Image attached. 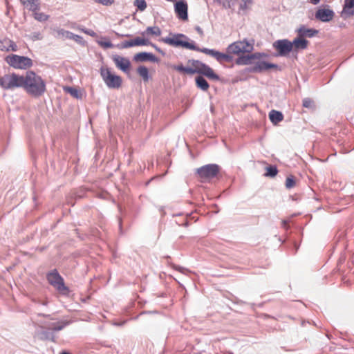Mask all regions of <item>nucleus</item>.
I'll return each instance as SVG.
<instances>
[{"instance_id": "nucleus-1", "label": "nucleus", "mask_w": 354, "mask_h": 354, "mask_svg": "<svg viewBox=\"0 0 354 354\" xmlns=\"http://www.w3.org/2000/svg\"><path fill=\"white\" fill-rule=\"evenodd\" d=\"M0 86L5 90H14L21 88L30 96L38 98L46 91L45 80L32 71H28L20 75L12 73L0 77Z\"/></svg>"}, {"instance_id": "nucleus-18", "label": "nucleus", "mask_w": 354, "mask_h": 354, "mask_svg": "<svg viewBox=\"0 0 354 354\" xmlns=\"http://www.w3.org/2000/svg\"><path fill=\"white\" fill-rule=\"evenodd\" d=\"M71 323V321L62 320L57 323L50 324L47 328L55 331H59L64 328L66 326L69 325Z\"/></svg>"}, {"instance_id": "nucleus-41", "label": "nucleus", "mask_w": 354, "mask_h": 354, "mask_svg": "<svg viewBox=\"0 0 354 354\" xmlns=\"http://www.w3.org/2000/svg\"><path fill=\"white\" fill-rule=\"evenodd\" d=\"M310 1L313 4L317 5L320 1V0H310Z\"/></svg>"}, {"instance_id": "nucleus-31", "label": "nucleus", "mask_w": 354, "mask_h": 354, "mask_svg": "<svg viewBox=\"0 0 354 354\" xmlns=\"http://www.w3.org/2000/svg\"><path fill=\"white\" fill-rule=\"evenodd\" d=\"M149 44V42L147 39H142L138 37L133 39L134 46H145Z\"/></svg>"}, {"instance_id": "nucleus-2", "label": "nucleus", "mask_w": 354, "mask_h": 354, "mask_svg": "<svg viewBox=\"0 0 354 354\" xmlns=\"http://www.w3.org/2000/svg\"><path fill=\"white\" fill-rule=\"evenodd\" d=\"M189 39L184 34L178 33L174 34L172 37H167L162 38L161 41L171 46H181L187 49L202 52L214 57L220 63L223 62L230 63L233 61V57L231 55L232 54H229L227 52V53H223L214 49H209L206 48H200L195 45L194 41H187Z\"/></svg>"}, {"instance_id": "nucleus-8", "label": "nucleus", "mask_w": 354, "mask_h": 354, "mask_svg": "<svg viewBox=\"0 0 354 354\" xmlns=\"http://www.w3.org/2000/svg\"><path fill=\"white\" fill-rule=\"evenodd\" d=\"M46 278L48 283L59 292H64V291L68 290V288L64 284V279L56 269L48 273Z\"/></svg>"}, {"instance_id": "nucleus-16", "label": "nucleus", "mask_w": 354, "mask_h": 354, "mask_svg": "<svg viewBox=\"0 0 354 354\" xmlns=\"http://www.w3.org/2000/svg\"><path fill=\"white\" fill-rule=\"evenodd\" d=\"M134 60L136 62H146L151 61L152 62H157L158 58L151 53L142 52L137 53L134 56Z\"/></svg>"}, {"instance_id": "nucleus-10", "label": "nucleus", "mask_w": 354, "mask_h": 354, "mask_svg": "<svg viewBox=\"0 0 354 354\" xmlns=\"http://www.w3.org/2000/svg\"><path fill=\"white\" fill-rule=\"evenodd\" d=\"M278 66L274 64L266 62L265 61H259L254 66L248 68V71L250 73H262L270 68H277Z\"/></svg>"}, {"instance_id": "nucleus-42", "label": "nucleus", "mask_w": 354, "mask_h": 354, "mask_svg": "<svg viewBox=\"0 0 354 354\" xmlns=\"http://www.w3.org/2000/svg\"><path fill=\"white\" fill-rule=\"evenodd\" d=\"M42 334H43L44 335H45V337H48V335H49V333H48V332H44Z\"/></svg>"}, {"instance_id": "nucleus-21", "label": "nucleus", "mask_w": 354, "mask_h": 354, "mask_svg": "<svg viewBox=\"0 0 354 354\" xmlns=\"http://www.w3.org/2000/svg\"><path fill=\"white\" fill-rule=\"evenodd\" d=\"M196 84L198 88L201 89L203 91H206L208 90L209 85L206 80L203 76H198L195 79Z\"/></svg>"}, {"instance_id": "nucleus-12", "label": "nucleus", "mask_w": 354, "mask_h": 354, "mask_svg": "<svg viewBox=\"0 0 354 354\" xmlns=\"http://www.w3.org/2000/svg\"><path fill=\"white\" fill-rule=\"evenodd\" d=\"M265 54L260 53H255L250 55H242L239 57L235 63L237 65H248L252 64V61L254 59H259L264 56Z\"/></svg>"}, {"instance_id": "nucleus-11", "label": "nucleus", "mask_w": 354, "mask_h": 354, "mask_svg": "<svg viewBox=\"0 0 354 354\" xmlns=\"http://www.w3.org/2000/svg\"><path fill=\"white\" fill-rule=\"evenodd\" d=\"M175 12L178 17L182 20H187L188 15L187 10L188 6L187 3L184 0H180L175 3Z\"/></svg>"}, {"instance_id": "nucleus-35", "label": "nucleus", "mask_w": 354, "mask_h": 354, "mask_svg": "<svg viewBox=\"0 0 354 354\" xmlns=\"http://www.w3.org/2000/svg\"><path fill=\"white\" fill-rule=\"evenodd\" d=\"M132 46H134L133 44V40H129V41H124L121 44V48H131Z\"/></svg>"}, {"instance_id": "nucleus-14", "label": "nucleus", "mask_w": 354, "mask_h": 354, "mask_svg": "<svg viewBox=\"0 0 354 354\" xmlns=\"http://www.w3.org/2000/svg\"><path fill=\"white\" fill-rule=\"evenodd\" d=\"M113 61L115 66L123 72L127 73L129 71L131 62L128 58L116 55L113 57Z\"/></svg>"}, {"instance_id": "nucleus-26", "label": "nucleus", "mask_w": 354, "mask_h": 354, "mask_svg": "<svg viewBox=\"0 0 354 354\" xmlns=\"http://www.w3.org/2000/svg\"><path fill=\"white\" fill-rule=\"evenodd\" d=\"M64 90L66 93L71 94L73 97H74L75 98H80V95L79 91L77 89H76L75 88L70 87V86H66V87H64Z\"/></svg>"}, {"instance_id": "nucleus-4", "label": "nucleus", "mask_w": 354, "mask_h": 354, "mask_svg": "<svg viewBox=\"0 0 354 354\" xmlns=\"http://www.w3.org/2000/svg\"><path fill=\"white\" fill-rule=\"evenodd\" d=\"M254 41L253 39L249 41L247 39H243L230 44L227 48V52L229 54L234 55L251 53L254 49Z\"/></svg>"}, {"instance_id": "nucleus-25", "label": "nucleus", "mask_w": 354, "mask_h": 354, "mask_svg": "<svg viewBox=\"0 0 354 354\" xmlns=\"http://www.w3.org/2000/svg\"><path fill=\"white\" fill-rule=\"evenodd\" d=\"M133 6L136 7L137 10L143 12L147 7V4L145 0H134Z\"/></svg>"}, {"instance_id": "nucleus-43", "label": "nucleus", "mask_w": 354, "mask_h": 354, "mask_svg": "<svg viewBox=\"0 0 354 354\" xmlns=\"http://www.w3.org/2000/svg\"><path fill=\"white\" fill-rule=\"evenodd\" d=\"M81 30H82L83 32H84V33H86V31L88 30V29L82 28V29H81Z\"/></svg>"}, {"instance_id": "nucleus-39", "label": "nucleus", "mask_w": 354, "mask_h": 354, "mask_svg": "<svg viewBox=\"0 0 354 354\" xmlns=\"http://www.w3.org/2000/svg\"><path fill=\"white\" fill-rule=\"evenodd\" d=\"M195 29L201 35H203V30L201 29V27L196 26Z\"/></svg>"}, {"instance_id": "nucleus-34", "label": "nucleus", "mask_w": 354, "mask_h": 354, "mask_svg": "<svg viewBox=\"0 0 354 354\" xmlns=\"http://www.w3.org/2000/svg\"><path fill=\"white\" fill-rule=\"evenodd\" d=\"M313 101L310 98H304L302 102V105L306 108H312L313 107Z\"/></svg>"}, {"instance_id": "nucleus-44", "label": "nucleus", "mask_w": 354, "mask_h": 354, "mask_svg": "<svg viewBox=\"0 0 354 354\" xmlns=\"http://www.w3.org/2000/svg\"><path fill=\"white\" fill-rule=\"evenodd\" d=\"M153 46L156 48V49L158 51H159V52H161V53H162V51L160 50V48H157V47H156V46H154V45H153Z\"/></svg>"}, {"instance_id": "nucleus-33", "label": "nucleus", "mask_w": 354, "mask_h": 354, "mask_svg": "<svg viewBox=\"0 0 354 354\" xmlns=\"http://www.w3.org/2000/svg\"><path fill=\"white\" fill-rule=\"evenodd\" d=\"M95 2L103 6H109L115 3V0H94Z\"/></svg>"}, {"instance_id": "nucleus-27", "label": "nucleus", "mask_w": 354, "mask_h": 354, "mask_svg": "<svg viewBox=\"0 0 354 354\" xmlns=\"http://www.w3.org/2000/svg\"><path fill=\"white\" fill-rule=\"evenodd\" d=\"M34 12V17L35 19H37V21H45L46 20H48V15L43 13V12H37L35 11H33Z\"/></svg>"}, {"instance_id": "nucleus-32", "label": "nucleus", "mask_w": 354, "mask_h": 354, "mask_svg": "<svg viewBox=\"0 0 354 354\" xmlns=\"http://www.w3.org/2000/svg\"><path fill=\"white\" fill-rule=\"evenodd\" d=\"M295 185V181L292 176L288 177L286 180V187L288 189L293 187Z\"/></svg>"}, {"instance_id": "nucleus-46", "label": "nucleus", "mask_w": 354, "mask_h": 354, "mask_svg": "<svg viewBox=\"0 0 354 354\" xmlns=\"http://www.w3.org/2000/svg\"><path fill=\"white\" fill-rule=\"evenodd\" d=\"M60 354H70V353H67V352H62V353H60Z\"/></svg>"}, {"instance_id": "nucleus-17", "label": "nucleus", "mask_w": 354, "mask_h": 354, "mask_svg": "<svg viewBox=\"0 0 354 354\" xmlns=\"http://www.w3.org/2000/svg\"><path fill=\"white\" fill-rule=\"evenodd\" d=\"M298 36L300 37H313L318 33V30L313 28H308L305 26H301L297 30Z\"/></svg>"}, {"instance_id": "nucleus-20", "label": "nucleus", "mask_w": 354, "mask_h": 354, "mask_svg": "<svg viewBox=\"0 0 354 354\" xmlns=\"http://www.w3.org/2000/svg\"><path fill=\"white\" fill-rule=\"evenodd\" d=\"M292 46L297 49H306L308 47V41L303 37L298 36L292 42Z\"/></svg>"}, {"instance_id": "nucleus-23", "label": "nucleus", "mask_w": 354, "mask_h": 354, "mask_svg": "<svg viewBox=\"0 0 354 354\" xmlns=\"http://www.w3.org/2000/svg\"><path fill=\"white\" fill-rule=\"evenodd\" d=\"M137 72L139 74V75L142 77L145 82H147L149 80V70L146 66H140L137 69Z\"/></svg>"}, {"instance_id": "nucleus-6", "label": "nucleus", "mask_w": 354, "mask_h": 354, "mask_svg": "<svg viewBox=\"0 0 354 354\" xmlns=\"http://www.w3.org/2000/svg\"><path fill=\"white\" fill-rule=\"evenodd\" d=\"M6 61L15 68L26 69L32 66V61L30 58L14 54L7 56Z\"/></svg>"}, {"instance_id": "nucleus-19", "label": "nucleus", "mask_w": 354, "mask_h": 354, "mask_svg": "<svg viewBox=\"0 0 354 354\" xmlns=\"http://www.w3.org/2000/svg\"><path fill=\"white\" fill-rule=\"evenodd\" d=\"M269 118L274 124H277L283 120V115L280 111L272 110L269 113Z\"/></svg>"}, {"instance_id": "nucleus-36", "label": "nucleus", "mask_w": 354, "mask_h": 354, "mask_svg": "<svg viewBox=\"0 0 354 354\" xmlns=\"http://www.w3.org/2000/svg\"><path fill=\"white\" fill-rule=\"evenodd\" d=\"M98 44H100V46H102L104 48H111L113 47L112 43L109 41H100L98 42Z\"/></svg>"}, {"instance_id": "nucleus-45", "label": "nucleus", "mask_w": 354, "mask_h": 354, "mask_svg": "<svg viewBox=\"0 0 354 354\" xmlns=\"http://www.w3.org/2000/svg\"><path fill=\"white\" fill-rule=\"evenodd\" d=\"M286 224H287V223H286V221H283V226H286Z\"/></svg>"}, {"instance_id": "nucleus-37", "label": "nucleus", "mask_w": 354, "mask_h": 354, "mask_svg": "<svg viewBox=\"0 0 354 354\" xmlns=\"http://www.w3.org/2000/svg\"><path fill=\"white\" fill-rule=\"evenodd\" d=\"M18 49L17 48V46L16 45V44L12 41V40H10V44H9V51L11 50V51H17Z\"/></svg>"}, {"instance_id": "nucleus-30", "label": "nucleus", "mask_w": 354, "mask_h": 354, "mask_svg": "<svg viewBox=\"0 0 354 354\" xmlns=\"http://www.w3.org/2000/svg\"><path fill=\"white\" fill-rule=\"evenodd\" d=\"M9 44H10V39H5L0 41V50L1 51H9Z\"/></svg>"}, {"instance_id": "nucleus-5", "label": "nucleus", "mask_w": 354, "mask_h": 354, "mask_svg": "<svg viewBox=\"0 0 354 354\" xmlns=\"http://www.w3.org/2000/svg\"><path fill=\"white\" fill-rule=\"evenodd\" d=\"M100 75L109 88H119L121 86L122 78L119 75L113 74L109 68L101 67Z\"/></svg>"}, {"instance_id": "nucleus-9", "label": "nucleus", "mask_w": 354, "mask_h": 354, "mask_svg": "<svg viewBox=\"0 0 354 354\" xmlns=\"http://www.w3.org/2000/svg\"><path fill=\"white\" fill-rule=\"evenodd\" d=\"M273 46L281 56H286L292 50V44L288 39L277 40Z\"/></svg>"}, {"instance_id": "nucleus-13", "label": "nucleus", "mask_w": 354, "mask_h": 354, "mask_svg": "<svg viewBox=\"0 0 354 354\" xmlns=\"http://www.w3.org/2000/svg\"><path fill=\"white\" fill-rule=\"evenodd\" d=\"M340 15L344 19L354 16V0H344L343 8Z\"/></svg>"}, {"instance_id": "nucleus-15", "label": "nucleus", "mask_w": 354, "mask_h": 354, "mask_svg": "<svg viewBox=\"0 0 354 354\" xmlns=\"http://www.w3.org/2000/svg\"><path fill=\"white\" fill-rule=\"evenodd\" d=\"M334 17V12L330 9L319 8L315 13V18L322 22H328Z\"/></svg>"}, {"instance_id": "nucleus-7", "label": "nucleus", "mask_w": 354, "mask_h": 354, "mask_svg": "<svg viewBox=\"0 0 354 354\" xmlns=\"http://www.w3.org/2000/svg\"><path fill=\"white\" fill-rule=\"evenodd\" d=\"M219 172V167L216 164H209L203 166L196 170L199 177L204 181L210 180L217 176Z\"/></svg>"}, {"instance_id": "nucleus-40", "label": "nucleus", "mask_w": 354, "mask_h": 354, "mask_svg": "<svg viewBox=\"0 0 354 354\" xmlns=\"http://www.w3.org/2000/svg\"><path fill=\"white\" fill-rule=\"evenodd\" d=\"M66 34H67V35H71V36L70 37H80L78 35H73V33H71V32H70L68 31H66Z\"/></svg>"}, {"instance_id": "nucleus-3", "label": "nucleus", "mask_w": 354, "mask_h": 354, "mask_svg": "<svg viewBox=\"0 0 354 354\" xmlns=\"http://www.w3.org/2000/svg\"><path fill=\"white\" fill-rule=\"evenodd\" d=\"M188 64L192 65V67H189V75L198 73L207 77L209 80H219V76L214 72L213 69L201 61L189 59L188 60Z\"/></svg>"}, {"instance_id": "nucleus-22", "label": "nucleus", "mask_w": 354, "mask_h": 354, "mask_svg": "<svg viewBox=\"0 0 354 354\" xmlns=\"http://www.w3.org/2000/svg\"><path fill=\"white\" fill-rule=\"evenodd\" d=\"M21 3L28 7V9L31 11H35L39 9V0H20Z\"/></svg>"}, {"instance_id": "nucleus-47", "label": "nucleus", "mask_w": 354, "mask_h": 354, "mask_svg": "<svg viewBox=\"0 0 354 354\" xmlns=\"http://www.w3.org/2000/svg\"><path fill=\"white\" fill-rule=\"evenodd\" d=\"M43 317H48L49 315H41Z\"/></svg>"}, {"instance_id": "nucleus-28", "label": "nucleus", "mask_w": 354, "mask_h": 354, "mask_svg": "<svg viewBox=\"0 0 354 354\" xmlns=\"http://www.w3.org/2000/svg\"><path fill=\"white\" fill-rule=\"evenodd\" d=\"M266 176H267L274 177L278 173V170L275 166H268L266 167Z\"/></svg>"}, {"instance_id": "nucleus-29", "label": "nucleus", "mask_w": 354, "mask_h": 354, "mask_svg": "<svg viewBox=\"0 0 354 354\" xmlns=\"http://www.w3.org/2000/svg\"><path fill=\"white\" fill-rule=\"evenodd\" d=\"M172 68L178 72H181V73H184L189 75V72H190L189 67L183 66V64L174 65V66H172Z\"/></svg>"}, {"instance_id": "nucleus-38", "label": "nucleus", "mask_w": 354, "mask_h": 354, "mask_svg": "<svg viewBox=\"0 0 354 354\" xmlns=\"http://www.w3.org/2000/svg\"><path fill=\"white\" fill-rule=\"evenodd\" d=\"M86 34L91 37L96 36V33L93 30H91V29H88V30L86 31Z\"/></svg>"}, {"instance_id": "nucleus-24", "label": "nucleus", "mask_w": 354, "mask_h": 354, "mask_svg": "<svg viewBox=\"0 0 354 354\" xmlns=\"http://www.w3.org/2000/svg\"><path fill=\"white\" fill-rule=\"evenodd\" d=\"M148 34V35H152L155 36H160L161 35V30L158 26H153V27H147L145 31L142 33V35Z\"/></svg>"}]
</instances>
